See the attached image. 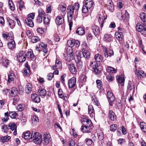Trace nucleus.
Masks as SVG:
<instances>
[{
	"label": "nucleus",
	"instance_id": "obj_1",
	"mask_svg": "<svg viewBox=\"0 0 146 146\" xmlns=\"http://www.w3.org/2000/svg\"><path fill=\"white\" fill-rule=\"evenodd\" d=\"M79 8V5L78 3H75L73 5H69L68 6L67 10L68 11L67 13L68 21L70 27V29H71L72 25L73 15L74 13V10H78Z\"/></svg>",
	"mask_w": 146,
	"mask_h": 146
},
{
	"label": "nucleus",
	"instance_id": "obj_2",
	"mask_svg": "<svg viewBox=\"0 0 146 146\" xmlns=\"http://www.w3.org/2000/svg\"><path fill=\"white\" fill-rule=\"evenodd\" d=\"M32 140L36 144H40L42 141V136L38 133L34 132L31 140Z\"/></svg>",
	"mask_w": 146,
	"mask_h": 146
},
{
	"label": "nucleus",
	"instance_id": "obj_3",
	"mask_svg": "<svg viewBox=\"0 0 146 146\" xmlns=\"http://www.w3.org/2000/svg\"><path fill=\"white\" fill-rule=\"evenodd\" d=\"M136 28L138 31L142 32L144 35H146V25H142V23L139 22L137 23Z\"/></svg>",
	"mask_w": 146,
	"mask_h": 146
},
{
	"label": "nucleus",
	"instance_id": "obj_4",
	"mask_svg": "<svg viewBox=\"0 0 146 146\" xmlns=\"http://www.w3.org/2000/svg\"><path fill=\"white\" fill-rule=\"evenodd\" d=\"M81 121L83 125L93 127V125L91 120L86 118H82Z\"/></svg>",
	"mask_w": 146,
	"mask_h": 146
},
{
	"label": "nucleus",
	"instance_id": "obj_5",
	"mask_svg": "<svg viewBox=\"0 0 146 146\" xmlns=\"http://www.w3.org/2000/svg\"><path fill=\"white\" fill-rule=\"evenodd\" d=\"M67 44L68 46L71 47L74 46L78 47L79 46L80 43L78 40L74 39L71 40H68L67 42Z\"/></svg>",
	"mask_w": 146,
	"mask_h": 146
},
{
	"label": "nucleus",
	"instance_id": "obj_6",
	"mask_svg": "<svg viewBox=\"0 0 146 146\" xmlns=\"http://www.w3.org/2000/svg\"><path fill=\"white\" fill-rule=\"evenodd\" d=\"M107 97L109 100V104L111 106L113 105L112 102L115 101V98L113 94L110 91L107 92Z\"/></svg>",
	"mask_w": 146,
	"mask_h": 146
},
{
	"label": "nucleus",
	"instance_id": "obj_7",
	"mask_svg": "<svg viewBox=\"0 0 146 146\" xmlns=\"http://www.w3.org/2000/svg\"><path fill=\"white\" fill-rule=\"evenodd\" d=\"M25 52L24 51H22L18 53L17 55V59L19 62H23L25 61L26 59V57Z\"/></svg>",
	"mask_w": 146,
	"mask_h": 146
},
{
	"label": "nucleus",
	"instance_id": "obj_8",
	"mask_svg": "<svg viewBox=\"0 0 146 146\" xmlns=\"http://www.w3.org/2000/svg\"><path fill=\"white\" fill-rule=\"evenodd\" d=\"M33 133H34L32 132V134H31L30 131H27L23 133L22 137H23L25 139H32Z\"/></svg>",
	"mask_w": 146,
	"mask_h": 146
},
{
	"label": "nucleus",
	"instance_id": "obj_9",
	"mask_svg": "<svg viewBox=\"0 0 146 146\" xmlns=\"http://www.w3.org/2000/svg\"><path fill=\"white\" fill-rule=\"evenodd\" d=\"M76 83V78L74 77L72 78L68 81V85L69 88H73L75 86Z\"/></svg>",
	"mask_w": 146,
	"mask_h": 146
},
{
	"label": "nucleus",
	"instance_id": "obj_10",
	"mask_svg": "<svg viewBox=\"0 0 146 146\" xmlns=\"http://www.w3.org/2000/svg\"><path fill=\"white\" fill-rule=\"evenodd\" d=\"M8 126L9 129H10L12 131H14L13 134L15 135L17 134V126L14 122L9 123Z\"/></svg>",
	"mask_w": 146,
	"mask_h": 146
},
{
	"label": "nucleus",
	"instance_id": "obj_11",
	"mask_svg": "<svg viewBox=\"0 0 146 146\" xmlns=\"http://www.w3.org/2000/svg\"><path fill=\"white\" fill-rule=\"evenodd\" d=\"M68 68L70 72L72 74H75L77 73V69L73 64H70L68 65Z\"/></svg>",
	"mask_w": 146,
	"mask_h": 146
},
{
	"label": "nucleus",
	"instance_id": "obj_12",
	"mask_svg": "<svg viewBox=\"0 0 146 146\" xmlns=\"http://www.w3.org/2000/svg\"><path fill=\"white\" fill-rule=\"evenodd\" d=\"M104 56L106 58H108V56H111L114 54L113 52V50H109L108 51L107 50L106 47L104 48Z\"/></svg>",
	"mask_w": 146,
	"mask_h": 146
},
{
	"label": "nucleus",
	"instance_id": "obj_13",
	"mask_svg": "<svg viewBox=\"0 0 146 146\" xmlns=\"http://www.w3.org/2000/svg\"><path fill=\"white\" fill-rule=\"evenodd\" d=\"M64 19L63 16H59L57 17L55 19V22L57 25H60L64 23Z\"/></svg>",
	"mask_w": 146,
	"mask_h": 146
},
{
	"label": "nucleus",
	"instance_id": "obj_14",
	"mask_svg": "<svg viewBox=\"0 0 146 146\" xmlns=\"http://www.w3.org/2000/svg\"><path fill=\"white\" fill-rule=\"evenodd\" d=\"M85 5L90 10H92L94 7V2L91 0H86L85 1Z\"/></svg>",
	"mask_w": 146,
	"mask_h": 146
},
{
	"label": "nucleus",
	"instance_id": "obj_15",
	"mask_svg": "<svg viewBox=\"0 0 146 146\" xmlns=\"http://www.w3.org/2000/svg\"><path fill=\"white\" fill-rule=\"evenodd\" d=\"M92 128L88 126L82 125L81 128V130L83 133H89L91 131Z\"/></svg>",
	"mask_w": 146,
	"mask_h": 146
},
{
	"label": "nucleus",
	"instance_id": "obj_16",
	"mask_svg": "<svg viewBox=\"0 0 146 146\" xmlns=\"http://www.w3.org/2000/svg\"><path fill=\"white\" fill-rule=\"evenodd\" d=\"M108 117L112 121H115L116 120V116L113 111L111 110H110L108 113Z\"/></svg>",
	"mask_w": 146,
	"mask_h": 146
},
{
	"label": "nucleus",
	"instance_id": "obj_17",
	"mask_svg": "<svg viewBox=\"0 0 146 146\" xmlns=\"http://www.w3.org/2000/svg\"><path fill=\"white\" fill-rule=\"evenodd\" d=\"M92 29L93 33L96 36L99 35L100 32V29L98 26L94 25L92 26Z\"/></svg>",
	"mask_w": 146,
	"mask_h": 146
},
{
	"label": "nucleus",
	"instance_id": "obj_18",
	"mask_svg": "<svg viewBox=\"0 0 146 146\" xmlns=\"http://www.w3.org/2000/svg\"><path fill=\"white\" fill-rule=\"evenodd\" d=\"M26 56L33 61L35 60L36 58V56L34 55L32 51L27 52L26 54Z\"/></svg>",
	"mask_w": 146,
	"mask_h": 146
},
{
	"label": "nucleus",
	"instance_id": "obj_19",
	"mask_svg": "<svg viewBox=\"0 0 146 146\" xmlns=\"http://www.w3.org/2000/svg\"><path fill=\"white\" fill-rule=\"evenodd\" d=\"M116 78L118 83L121 84V86H123L124 85L125 80L123 76L122 75L117 76Z\"/></svg>",
	"mask_w": 146,
	"mask_h": 146
},
{
	"label": "nucleus",
	"instance_id": "obj_20",
	"mask_svg": "<svg viewBox=\"0 0 146 146\" xmlns=\"http://www.w3.org/2000/svg\"><path fill=\"white\" fill-rule=\"evenodd\" d=\"M44 140V144L47 145L49 142L50 138V135L47 133H44L43 135Z\"/></svg>",
	"mask_w": 146,
	"mask_h": 146
},
{
	"label": "nucleus",
	"instance_id": "obj_21",
	"mask_svg": "<svg viewBox=\"0 0 146 146\" xmlns=\"http://www.w3.org/2000/svg\"><path fill=\"white\" fill-rule=\"evenodd\" d=\"M62 67L61 62L59 59H56L55 61V65L52 66V68L54 70L56 68L57 69H61Z\"/></svg>",
	"mask_w": 146,
	"mask_h": 146
},
{
	"label": "nucleus",
	"instance_id": "obj_22",
	"mask_svg": "<svg viewBox=\"0 0 146 146\" xmlns=\"http://www.w3.org/2000/svg\"><path fill=\"white\" fill-rule=\"evenodd\" d=\"M136 67L135 71V74H136L138 76L140 77H144L146 76V73L143 70H137L136 69V66H135Z\"/></svg>",
	"mask_w": 146,
	"mask_h": 146
},
{
	"label": "nucleus",
	"instance_id": "obj_23",
	"mask_svg": "<svg viewBox=\"0 0 146 146\" xmlns=\"http://www.w3.org/2000/svg\"><path fill=\"white\" fill-rule=\"evenodd\" d=\"M115 38L119 41H122L123 39V33L121 31H118L115 33Z\"/></svg>",
	"mask_w": 146,
	"mask_h": 146
},
{
	"label": "nucleus",
	"instance_id": "obj_24",
	"mask_svg": "<svg viewBox=\"0 0 146 146\" xmlns=\"http://www.w3.org/2000/svg\"><path fill=\"white\" fill-rule=\"evenodd\" d=\"M9 48L10 49H13L15 46L16 45L14 40L13 39H10L7 44Z\"/></svg>",
	"mask_w": 146,
	"mask_h": 146
},
{
	"label": "nucleus",
	"instance_id": "obj_25",
	"mask_svg": "<svg viewBox=\"0 0 146 146\" xmlns=\"http://www.w3.org/2000/svg\"><path fill=\"white\" fill-rule=\"evenodd\" d=\"M19 92L15 88H13L11 90L10 95L12 97L17 96Z\"/></svg>",
	"mask_w": 146,
	"mask_h": 146
},
{
	"label": "nucleus",
	"instance_id": "obj_26",
	"mask_svg": "<svg viewBox=\"0 0 146 146\" xmlns=\"http://www.w3.org/2000/svg\"><path fill=\"white\" fill-rule=\"evenodd\" d=\"M15 78V76L13 73L10 72L8 75V82L9 83H13Z\"/></svg>",
	"mask_w": 146,
	"mask_h": 146
},
{
	"label": "nucleus",
	"instance_id": "obj_27",
	"mask_svg": "<svg viewBox=\"0 0 146 146\" xmlns=\"http://www.w3.org/2000/svg\"><path fill=\"white\" fill-rule=\"evenodd\" d=\"M32 86L30 83H28L26 85L25 88V92L27 94L30 93L32 90Z\"/></svg>",
	"mask_w": 146,
	"mask_h": 146
},
{
	"label": "nucleus",
	"instance_id": "obj_28",
	"mask_svg": "<svg viewBox=\"0 0 146 146\" xmlns=\"http://www.w3.org/2000/svg\"><path fill=\"white\" fill-rule=\"evenodd\" d=\"M25 23L30 27H33L34 26V23L32 19H30L29 18H27L25 19Z\"/></svg>",
	"mask_w": 146,
	"mask_h": 146
},
{
	"label": "nucleus",
	"instance_id": "obj_29",
	"mask_svg": "<svg viewBox=\"0 0 146 146\" xmlns=\"http://www.w3.org/2000/svg\"><path fill=\"white\" fill-rule=\"evenodd\" d=\"M108 3L107 8L110 11L113 12L114 9V6L113 3L111 1H109Z\"/></svg>",
	"mask_w": 146,
	"mask_h": 146
},
{
	"label": "nucleus",
	"instance_id": "obj_30",
	"mask_svg": "<svg viewBox=\"0 0 146 146\" xmlns=\"http://www.w3.org/2000/svg\"><path fill=\"white\" fill-rule=\"evenodd\" d=\"M112 39L111 35L110 34H105L104 35V41L106 42L111 41Z\"/></svg>",
	"mask_w": 146,
	"mask_h": 146
},
{
	"label": "nucleus",
	"instance_id": "obj_31",
	"mask_svg": "<svg viewBox=\"0 0 146 146\" xmlns=\"http://www.w3.org/2000/svg\"><path fill=\"white\" fill-rule=\"evenodd\" d=\"M76 33L78 35H82L85 34V32L83 28L79 27L77 29L76 31Z\"/></svg>",
	"mask_w": 146,
	"mask_h": 146
},
{
	"label": "nucleus",
	"instance_id": "obj_32",
	"mask_svg": "<svg viewBox=\"0 0 146 146\" xmlns=\"http://www.w3.org/2000/svg\"><path fill=\"white\" fill-rule=\"evenodd\" d=\"M46 93V90L42 88L38 89V94L41 96H44Z\"/></svg>",
	"mask_w": 146,
	"mask_h": 146
},
{
	"label": "nucleus",
	"instance_id": "obj_33",
	"mask_svg": "<svg viewBox=\"0 0 146 146\" xmlns=\"http://www.w3.org/2000/svg\"><path fill=\"white\" fill-rule=\"evenodd\" d=\"M82 55L85 58L88 59L90 57V53L87 50H82Z\"/></svg>",
	"mask_w": 146,
	"mask_h": 146
},
{
	"label": "nucleus",
	"instance_id": "obj_34",
	"mask_svg": "<svg viewBox=\"0 0 146 146\" xmlns=\"http://www.w3.org/2000/svg\"><path fill=\"white\" fill-rule=\"evenodd\" d=\"M88 113L91 117H93L94 114V110L93 106L92 105H89L88 108Z\"/></svg>",
	"mask_w": 146,
	"mask_h": 146
},
{
	"label": "nucleus",
	"instance_id": "obj_35",
	"mask_svg": "<svg viewBox=\"0 0 146 146\" xmlns=\"http://www.w3.org/2000/svg\"><path fill=\"white\" fill-rule=\"evenodd\" d=\"M17 3L19 4V9L21 11L25 9V7L24 5V2L22 0H18Z\"/></svg>",
	"mask_w": 146,
	"mask_h": 146
},
{
	"label": "nucleus",
	"instance_id": "obj_36",
	"mask_svg": "<svg viewBox=\"0 0 146 146\" xmlns=\"http://www.w3.org/2000/svg\"><path fill=\"white\" fill-rule=\"evenodd\" d=\"M140 126L141 130L143 132H146V123L144 122H141Z\"/></svg>",
	"mask_w": 146,
	"mask_h": 146
},
{
	"label": "nucleus",
	"instance_id": "obj_37",
	"mask_svg": "<svg viewBox=\"0 0 146 146\" xmlns=\"http://www.w3.org/2000/svg\"><path fill=\"white\" fill-rule=\"evenodd\" d=\"M94 59L96 62H102L103 59L101 55L99 54H95L94 56Z\"/></svg>",
	"mask_w": 146,
	"mask_h": 146
},
{
	"label": "nucleus",
	"instance_id": "obj_38",
	"mask_svg": "<svg viewBox=\"0 0 146 146\" xmlns=\"http://www.w3.org/2000/svg\"><path fill=\"white\" fill-rule=\"evenodd\" d=\"M1 63L3 66L5 68H7L8 65L9 64V61L8 59H3L1 60Z\"/></svg>",
	"mask_w": 146,
	"mask_h": 146
},
{
	"label": "nucleus",
	"instance_id": "obj_39",
	"mask_svg": "<svg viewBox=\"0 0 146 146\" xmlns=\"http://www.w3.org/2000/svg\"><path fill=\"white\" fill-rule=\"evenodd\" d=\"M66 51L67 55H69V56H70V55H72V56H73L74 54L72 47L70 46H69L67 49Z\"/></svg>",
	"mask_w": 146,
	"mask_h": 146
},
{
	"label": "nucleus",
	"instance_id": "obj_40",
	"mask_svg": "<svg viewBox=\"0 0 146 146\" xmlns=\"http://www.w3.org/2000/svg\"><path fill=\"white\" fill-rule=\"evenodd\" d=\"M9 115L11 118L15 119L18 115V114L16 112L10 111L9 113Z\"/></svg>",
	"mask_w": 146,
	"mask_h": 146
},
{
	"label": "nucleus",
	"instance_id": "obj_41",
	"mask_svg": "<svg viewBox=\"0 0 146 146\" xmlns=\"http://www.w3.org/2000/svg\"><path fill=\"white\" fill-rule=\"evenodd\" d=\"M140 17L142 21L146 22V14L144 13H141L140 15Z\"/></svg>",
	"mask_w": 146,
	"mask_h": 146
},
{
	"label": "nucleus",
	"instance_id": "obj_42",
	"mask_svg": "<svg viewBox=\"0 0 146 146\" xmlns=\"http://www.w3.org/2000/svg\"><path fill=\"white\" fill-rule=\"evenodd\" d=\"M38 121V117L35 115H33L32 117V123L34 125H35Z\"/></svg>",
	"mask_w": 146,
	"mask_h": 146
},
{
	"label": "nucleus",
	"instance_id": "obj_43",
	"mask_svg": "<svg viewBox=\"0 0 146 146\" xmlns=\"http://www.w3.org/2000/svg\"><path fill=\"white\" fill-rule=\"evenodd\" d=\"M106 69L108 72L112 73H115L117 72V70L111 67H107Z\"/></svg>",
	"mask_w": 146,
	"mask_h": 146
},
{
	"label": "nucleus",
	"instance_id": "obj_44",
	"mask_svg": "<svg viewBox=\"0 0 146 146\" xmlns=\"http://www.w3.org/2000/svg\"><path fill=\"white\" fill-rule=\"evenodd\" d=\"M9 5L11 10L14 11L15 9V6L12 0H9Z\"/></svg>",
	"mask_w": 146,
	"mask_h": 146
},
{
	"label": "nucleus",
	"instance_id": "obj_45",
	"mask_svg": "<svg viewBox=\"0 0 146 146\" xmlns=\"http://www.w3.org/2000/svg\"><path fill=\"white\" fill-rule=\"evenodd\" d=\"M31 41L32 42L35 43L40 40V38L36 36H32L31 38Z\"/></svg>",
	"mask_w": 146,
	"mask_h": 146
},
{
	"label": "nucleus",
	"instance_id": "obj_46",
	"mask_svg": "<svg viewBox=\"0 0 146 146\" xmlns=\"http://www.w3.org/2000/svg\"><path fill=\"white\" fill-rule=\"evenodd\" d=\"M10 137L8 135H6L2 137V142L4 143L7 142L11 139Z\"/></svg>",
	"mask_w": 146,
	"mask_h": 146
},
{
	"label": "nucleus",
	"instance_id": "obj_47",
	"mask_svg": "<svg viewBox=\"0 0 146 146\" xmlns=\"http://www.w3.org/2000/svg\"><path fill=\"white\" fill-rule=\"evenodd\" d=\"M30 68H25L23 70V73L25 75H27L30 72Z\"/></svg>",
	"mask_w": 146,
	"mask_h": 146
},
{
	"label": "nucleus",
	"instance_id": "obj_48",
	"mask_svg": "<svg viewBox=\"0 0 146 146\" xmlns=\"http://www.w3.org/2000/svg\"><path fill=\"white\" fill-rule=\"evenodd\" d=\"M114 78V76L111 74H108L106 76L107 80L109 82H112Z\"/></svg>",
	"mask_w": 146,
	"mask_h": 146
},
{
	"label": "nucleus",
	"instance_id": "obj_49",
	"mask_svg": "<svg viewBox=\"0 0 146 146\" xmlns=\"http://www.w3.org/2000/svg\"><path fill=\"white\" fill-rule=\"evenodd\" d=\"M15 97L13 99V104L14 105H16L19 101V98L18 96H14Z\"/></svg>",
	"mask_w": 146,
	"mask_h": 146
},
{
	"label": "nucleus",
	"instance_id": "obj_50",
	"mask_svg": "<svg viewBox=\"0 0 146 146\" xmlns=\"http://www.w3.org/2000/svg\"><path fill=\"white\" fill-rule=\"evenodd\" d=\"M86 80V77L84 74H82L80 77V82L83 83L85 82Z\"/></svg>",
	"mask_w": 146,
	"mask_h": 146
},
{
	"label": "nucleus",
	"instance_id": "obj_51",
	"mask_svg": "<svg viewBox=\"0 0 146 146\" xmlns=\"http://www.w3.org/2000/svg\"><path fill=\"white\" fill-rule=\"evenodd\" d=\"M90 66L92 67L93 69H94L98 68V65L97 62L94 61L91 63Z\"/></svg>",
	"mask_w": 146,
	"mask_h": 146
},
{
	"label": "nucleus",
	"instance_id": "obj_52",
	"mask_svg": "<svg viewBox=\"0 0 146 146\" xmlns=\"http://www.w3.org/2000/svg\"><path fill=\"white\" fill-rule=\"evenodd\" d=\"M1 128L2 129V131L6 133L8 132V129H9L8 128V126L5 125H3Z\"/></svg>",
	"mask_w": 146,
	"mask_h": 146
},
{
	"label": "nucleus",
	"instance_id": "obj_53",
	"mask_svg": "<svg viewBox=\"0 0 146 146\" xmlns=\"http://www.w3.org/2000/svg\"><path fill=\"white\" fill-rule=\"evenodd\" d=\"M24 107V105L20 104L16 107V108L19 111H21L23 110Z\"/></svg>",
	"mask_w": 146,
	"mask_h": 146
},
{
	"label": "nucleus",
	"instance_id": "obj_54",
	"mask_svg": "<svg viewBox=\"0 0 146 146\" xmlns=\"http://www.w3.org/2000/svg\"><path fill=\"white\" fill-rule=\"evenodd\" d=\"M50 19L48 17H43V22L44 24L48 25L49 23Z\"/></svg>",
	"mask_w": 146,
	"mask_h": 146
},
{
	"label": "nucleus",
	"instance_id": "obj_55",
	"mask_svg": "<svg viewBox=\"0 0 146 146\" xmlns=\"http://www.w3.org/2000/svg\"><path fill=\"white\" fill-rule=\"evenodd\" d=\"M89 8L86 5H83L82 8V12L84 13H86L88 11Z\"/></svg>",
	"mask_w": 146,
	"mask_h": 146
},
{
	"label": "nucleus",
	"instance_id": "obj_56",
	"mask_svg": "<svg viewBox=\"0 0 146 146\" xmlns=\"http://www.w3.org/2000/svg\"><path fill=\"white\" fill-rule=\"evenodd\" d=\"M74 58V56L70 55L69 56L67 55L65 57V60L67 61H69L71 60H72Z\"/></svg>",
	"mask_w": 146,
	"mask_h": 146
},
{
	"label": "nucleus",
	"instance_id": "obj_57",
	"mask_svg": "<svg viewBox=\"0 0 146 146\" xmlns=\"http://www.w3.org/2000/svg\"><path fill=\"white\" fill-rule=\"evenodd\" d=\"M68 143L69 146H75L76 145L75 141L72 139L69 140Z\"/></svg>",
	"mask_w": 146,
	"mask_h": 146
},
{
	"label": "nucleus",
	"instance_id": "obj_58",
	"mask_svg": "<svg viewBox=\"0 0 146 146\" xmlns=\"http://www.w3.org/2000/svg\"><path fill=\"white\" fill-rule=\"evenodd\" d=\"M117 126L115 124H112L110 127V130L111 131H114L117 129Z\"/></svg>",
	"mask_w": 146,
	"mask_h": 146
},
{
	"label": "nucleus",
	"instance_id": "obj_59",
	"mask_svg": "<svg viewBox=\"0 0 146 146\" xmlns=\"http://www.w3.org/2000/svg\"><path fill=\"white\" fill-rule=\"evenodd\" d=\"M76 65L79 69H81L82 67V62L80 61H78L76 62Z\"/></svg>",
	"mask_w": 146,
	"mask_h": 146
},
{
	"label": "nucleus",
	"instance_id": "obj_60",
	"mask_svg": "<svg viewBox=\"0 0 146 146\" xmlns=\"http://www.w3.org/2000/svg\"><path fill=\"white\" fill-rule=\"evenodd\" d=\"M38 15L42 16V15H44L45 13L43 10L41 9H40L38 10Z\"/></svg>",
	"mask_w": 146,
	"mask_h": 146
},
{
	"label": "nucleus",
	"instance_id": "obj_61",
	"mask_svg": "<svg viewBox=\"0 0 146 146\" xmlns=\"http://www.w3.org/2000/svg\"><path fill=\"white\" fill-rule=\"evenodd\" d=\"M96 82L98 87L99 88H100L102 86V82L100 80H96Z\"/></svg>",
	"mask_w": 146,
	"mask_h": 146
},
{
	"label": "nucleus",
	"instance_id": "obj_62",
	"mask_svg": "<svg viewBox=\"0 0 146 146\" xmlns=\"http://www.w3.org/2000/svg\"><path fill=\"white\" fill-rule=\"evenodd\" d=\"M86 143L88 145H90L92 144V141L90 139H85Z\"/></svg>",
	"mask_w": 146,
	"mask_h": 146
},
{
	"label": "nucleus",
	"instance_id": "obj_63",
	"mask_svg": "<svg viewBox=\"0 0 146 146\" xmlns=\"http://www.w3.org/2000/svg\"><path fill=\"white\" fill-rule=\"evenodd\" d=\"M82 50H88V47L87 44L86 42H84L82 44Z\"/></svg>",
	"mask_w": 146,
	"mask_h": 146
},
{
	"label": "nucleus",
	"instance_id": "obj_64",
	"mask_svg": "<svg viewBox=\"0 0 146 146\" xmlns=\"http://www.w3.org/2000/svg\"><path fill=\"white\" fill-rule=\"evenodd\" d=\"M58 93L59 97L61 98L63 96V92L62 90L61 89H59L58 91Z\"/></svg>",
	"mask_w": 146,
	"mask_h": 146
}]
</instances>
